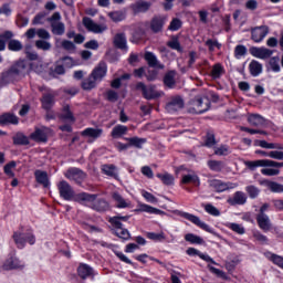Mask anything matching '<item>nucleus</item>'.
<instances>
[{"mask_svg":"<svg viewBox=\"0 0 283 283\" xmlns=\"http://www.w3.org/2000/svg\"><path fill=\"white\" fill-rule=\"evenodd\" d=\"M75 202L80 205H85V207H91L96 211H105L107 209V203L105 200H97L95 195H90L86 192H81L74 197Z\"/></svg>","mask_w":283,"mask_h":283,"instance_id":"nucleus-1","label":"nucleus"},{"mask_svg":"<svg viewBox=\"0 0 283 283\" xmlns=\"http://www.w3.org/2000/svg\"><path fill=\"white\" fill-rule=\"evenodd\" d=\"M129 218H130L129 216L118 214L109 219L111 224L115 227V234L117 235V238H120L122 240H129V230L123 228V223H122V222H127Z\"/></svg>","mask_w":283,"mask_h":283,"instance_id":"nucleus-2","label":"nucleus"},{"mask_svg":"<svg viewBox=\"0 0 283 283\" xmlns=\"http://www.w3.org/2000/svg\"><path fill=\"white\" fill-rule=\"evenodd\" d=\"M244 165L250 171H255L258 167H283V161H275L271 159H256V160H247Z\"/></svg>","mask_w":283,"mask_h":283,"instance_id":"nucleus-3","label":"nucleus"},{"mask_svg":"<svg viewBox=\"0 0 283 283\" xmlns=\"http://www.w3.org/2000/svg\"><path fill=\"white\" fill-rule=\"evenodd\" d=\"M177 216H180V218H185V220H189V222H192V224H196L199 227V229H202L203 231H207L208 233H213V230L209 224L200 220L199 217L191 214L189 212H182V211H177Z\"/></svg>","mask_w":283,"mask_h":283,"instance_id":"nucleus-4","label":"nucleus"},{"mask_svg":"<svg viewBox=\"0 0 283 283\" xmlns=\"http://www.w3.org/2000/svg\"><path fill=\"white\" fill-rule=\"evenodd\" d=\"M52 28V32L57 36L65 34V24L61 22V13L55 12L49 19Z\"/></svg>","mask_w":283,"mask_h":283,"instance_id":"nucleus-5","label":"nucleus"},{"mask_svg":"<svg viewBox=\"0 0 283 283\" xmlns=\"http://www.w3.org/2000/svg\"><path fill=\"white\" fill-rule=\"evenodd\" d=\"M49 136H52V130L42 126L40 128H35V130L30 134V139L35 143H48Z\"/></svg>","mask_w":283,"mask_h":283,"instance_id":"nucleus-6","label":"nucleus"},{"mask_svg":"<svg viewBox=\"0 0 283 283\" xmlns=\"http://www.w3.org/2000/svg\"><path fill=\"white\" fill-rule=\"evenodd\" d=\"M13 239L18 249H23V247H25V242H29V244H34L36 242V239L34 238V234H32V232H29L27 234L15 232L13 234Z\"/></svg>","mask_w":283,"mask_h":283,"instance_id":"nucleus-7","label":"nucleus"},{"mask_svg":"<svg viewBox=\"0 0 283 283\" xmlns=\"http://www.w3.org/2000/svg\"><path fill=\"white\" fill-rule=\"evenodd\" d=\"M3 271H14L25 269V263L15 255H10L2 264Z\"/></svg>","mask_w":283,"mask_h":283,"instance_id":"nucleus-8","label":"nucleus"},{"mask_svg":"<svg viewBox=\"0 0 283 283\" xmlns=\"http://www.w3.org/2000/svg\"><path fill=\"white\" fill-rule=\"evenodd\" d=\"M83 25L88 30V32H93L94 34H103V32L107 31L106 24H98L90 18L83 19Z\"/></svg>","mask_w":283,"mask_h":283,"instance_id":"nucleus-9","label":"nucleus"},{"mask_svg":"<svg viewBox=\"0 0 283 283\" xmlns=\"http://www.w3.org/2000/svg\"><path fill=\"white\" fill-rule=\"evenodd\" d=\"M137 90H142L145 98H147L148 101H151L154 98H160V96L163 95V92L156 90V87L154 86L147 87L145 86L144 83L137 84Z\"/></svg>","mask_w":283,"mask_h":283,"instance_id":"nucleus-10","label":"nucleus"},{"mask_svg":"<svg viewBox=\"0 0 283 283\" xmlns=\"http://www.w3.org/2000/svg\"><path fill=\"white\" fill-rule=\"evenodd\" d=\"M210 187L214 189V191H218L219 193L222 191H229V189H235L238 188V184L233 182H223L222 180L212 179L209 181Z\"/></svg>","mask_w":283,"mask_h":283,"instance_id":"nucleus-11","label":"nucleus"},{"mask_svg":"<svg viewBox=\"0 0 283 283\" xmlns=\"http://www.w3.org/2000/svg\"><path fill=\"white\" fill-rule=\"evenodd\" d=\"M113 200H114L115 207L117 209H133L134 208V205L132 203V200L125 199L118 192L113 193Z\"/></svg>","mask_w":283,"mask_h":283,"instance_id":"nucleus-12","label":"nucleus"},{"mask_svg":"<svg viewBox=\"0 0 283 283\" xmlns=\"http://www.w3.org/2000/svg\"><path fill=\"white\" fill-rule=\"evenodd\" d=\"M247 193H244L243 191H237L230 198H228L227 202L228 205H231V207H235L238 205H247Z\"/></svg>","mask_w":283,"mask_h":283,"instance_id":"nucleus-13","label":"nucleus"},{"mask_svg":"<svg viewBox=\"0 0 283 283\" xmlns=\"http://www.w3.org/2000/svg\"><path fill=\"white\" fill-rule=\"evenodd\" d=\"M57 189L64 200H72V198H74V190H72V187L70 186V184H67V181H60L57 185Z\"/></svg>","mask_w":283,"mask_h":283,"instance_id":"nucleus-14","label":"nucleus"},{"mask_svg":"<svg viewBox=\"0 0 283 283\" xmlns=\"http://www.w3.org/2000/svg\"><path fill=\"white\" fill-rule=\"evenodd\" d=\"M65 178L69 180H74V182L81 185L83 180H85V172L77 168H71L65 172Z\"/></svg>","mask_w":283,"mask_h":283,"instance_id":"nucleus-15","label":"nucleus"},{"mask_svg":"<svg viewBox=\"0 0 283 283\" xmlns=\"http://www.w3.org/2000/svg\"><path fill=\"white\" fill-rule=\"evenodd\" d=\"M135 213H151L154 216H160L163 214V210L158 209V208H154L147 203H142L139 202L137 205V208L134 210Z\"/></svg>","mask_w":283,"mask_h":283,"instance_id":"nucleus-16","label":"nucleus"},{"mask_svg":"<svg viewBox=\"0 0 283 283\" xmlns=\"http://www.w3.org/2000/svg\"><path fill=\"white\" fill-rule=\"evenodd\" d=\"M266 34H269V27H256L252 29V41L261 43L266 38Z\"/></svg>","mask_w":283,"mask_h":283,"instance_id":"nucleus-17","label":"nucleus"},{"mask_svg":"<svg viewBox=\"0 0 283 283\" xmlns=\"http://www.w3.org/2000/svg\"><path fill=\"white\" fill-rule=\"evenodd\" d=\"M185 107V102H182V98L180 97H174L167 105L166 109L170 114H174V112H178V109H182Z\"/></svg>","mask_w":283,"mask_h":283,"instance_id":"nucleus-18","label":"nucleus"},{"mask_svg":"<svg viewBox=\"0 0 283 283\" xmlns=\"http://www.w3.org/2000/svg\"><path fill=\"white\" fill-rule=\"evenodd\" d=\"M144 59L148 63L149 67H158V70H165V65L158 62L156 54L148 51L145 53Z\"/></svg>","mask_w":283,"mask_h":283,"instance_id":"nucleus-19","label":"nucleus"},{"mask_svg":"<svg viewBox=\"0 0 283 283\" xmlns=\"http://www.w3.org/2000/svg\"><path fill=\"white\" fill-rule=\"evenodd\" d=\"M106 74H107V65H105V63L98 64V66L95 67L91 73V75L95 78L97 83H99V81H103Z\"/></svg>","mask_w":283,"mask_h":283,"instance_id":"nucleus-20","label":"nucleus"},{"mask_svg":"<svg viewBox=\"0 0 283 283\" xmlns=\"http://www.w3.org/2000/svg\"><path fill=\"white\" fill-rule=\"evenodd\" d=\"M256 222L262 231H271V219L266 213H259L256 216Z\"/></svg>","mask_w":283,"mask_h":283,"instance_id":"nucleus-21","label":"nucleus"},{"mask_svg":"<svg viewBox=\"0 0 283 283\" xmlns=\"http://www.w3.org/2000/svg\"><path fill=\"white\" fill-rule=\"evenodd\" d=\"M251 54L255 56V59H270L273 55V51L266 48H253L251 49Z\"/></svg>","mask_w":283,"mask_h":283,"instance_id":"nucleus-22","label":"nucleus"},{"mask_svg":"<svg viewBox=\"0 0 283 283\" xmlns=\"http://www.w3.org/2000/svg\"><path fill=\"white\" fill-rule=\"evenodd\" d=\"M181 185H193L195 187H200V177H198L196 172L182 175Z\"/></svg>","mask_w":283,"mask_h":283,"instance_id":"nucleus-23","label":"nucleus"},{"mask_svg":"<svg viewBox=\"0 0 283 283\" xmlns=\"http://www.w3.org/2000/svg\"><path fill=\"white\" fill-rule=\"evenodd\" d=\"M261 185H263V187H266V189H269L273 193H283L282 184H277L275 181H270V180H263L261 181Z\"/></svg>","mask_w":283,"mask_h":283,"instance_id":"nucleus-24","label":"nucleus"},{"mask_svg":"<svg viewBox=\"0 0 283 283\" xmlns=\"http://www.w3.org/2000/svg\"><path fill=\"white\" fill-rule=\"evenodd\" d=\"M82 136H85L86 138H91L92 140H96V138H101V136H103V129L102 128H85L82 132Z\"/></svg>","mask_w":283,"mask_h":283,"instance_id":"nucleus-25","label":"nucleus"},{"mask_svg":"<svg viewBox=\"0 0 283 283\" xmlns=\"http://www.w3.org/2000/svg\"><path fill=\"white\" fill-rule=\"evenodd\" d=\"M34 176L39 185H43L45 188L50 187V177L48 176V172L43 170H35Z\"/></svg>","mask_w":283,"mask_h":283,"instance_id":"nucleus-26","label":"nucleus"},{"mask_svg":"<svg viewBox=\"0 0 283 283\" xmlns=\"http://www.w3.org/2000/svg\"><path fill=\"white\" fill-rule=\"evenodd\" d=\"M187 254L188 255H198V258H200V260H203V262H211V264H216V261H213V259L211 256H209V254H205V253L200 252L199 250H197L196 248H189L187 250Z\"/></svg>","mask_w":283,"mask_h":283,"instance_id":"nucleus-27","label":"nucleus"},{"mask_svg":"<svg viewBox=\"0 0 283 283\" xmlns=\"http://www.w3.org/2000/svg\"><path fill=\"white\" fill-rule=\"evenodd\" d=\"M77 273L82 277V280H86V277H91L94 275V269L87 264H80L77 268Z\"/></svg>","mask_w":283,"mask_h":283,"instance_id":"nucleus-28","label":"nucleus"},{"mask_svg":"<svg viewBox=\"0 0 283 283\" xmlns=\"http://www.w3.org/2000/svg\"><path fill=\"white\" fill-rule=\"evenodd\" d=\"M255 145L258 147H262V149H279L282 150L283 149V145L279 144V143H269L266 140H256Z\"/></svg>","mask_w":283,"mask_h":283,"instance_id":"nucleus-29","label":"nucleus"},{"mask_svg":"<svg viewBox=\"0 0 283 283\" xmlns=\"http://www.w3.org/2000/svg\"><path fill=\"white\" fill-rule=\"evenodd\" d=\"M207 109H209V106L202 103V99L198 98L196 101H193L192 103V113L193 114H205V112H207Z\"/></svg>","mask_w":283,"mask_h":283,"instance_id":"nucleus-30","label":"nucleus"},{"mask_svg":"<svg viewBox=\"0 0 283 283\" xmlns=\"http://www.w3.org/2000/svg\"><path fill=\"white\" fill-rule=\"evenodd\" d=\"M127 132H129V128H127V126L125 125H116L112 133L111 136L113 138H123V136H125V134H127Z\"/></svg>","mask_w":283,"mask_h":283,"instance_id":"nucleus-31","label":"nucleus"},{"mask_svg":"<svg viewBox=\"0 0 283 283\" xmlns=\"http://www.w3.org/2000/svg\"><path fill=\"white\" fill-rule=\"evenodd\" d=\"M164 25H165V18L155 17L150 22V30H153V32H160Z\"/></svg>","mask_w":283,"mask_h":283,"instance_id":"nucleus-32","label":"nucleus"},{"mask_svg":"<svg viewBox=\"0 0 283 283\" xmlns=\"http://www.w3.org/2000/svg\"><path fill=\"white\" fill-rule=\"evenodd\" d=\"M114 44L119 50H127V38H125V34L118 33L114 38Z\"/></svg>","mask_w":283,"mask_h":283,"instance_id":"nucleus-33","label":"nucleus"},{"mask_svg":"<svg viewBox=\"0 0 283 283\" xmlns=\"http://www.w3.org/2000/svg\"><path fill=\"white\" fill-rule=\"evenodd\" d=\"M248 123H250L253 127H260L264 125V117L258 114H249Z\"/></svg>","mask_w":283,"mask_h":283,"instance_id":"nucleus-34","label":"nucleus"},{"mask_svg":"<svg viewBox=\"0 0 283 283\" xmlns=\"http://www.w3.org/2000/svg\"><path fill=\"white\" fill-rule=\"evenodd\" d=\"M19 123V118L12 114H3L0 116V124L1 125H17Z\"/></svg>","mask_w":283,"mask_h":283,"instance_id":"nucleus-35","label":"nucleus"},{"mask_svg":"<svg viewBox=\"0 0 283 283\" xmlns=\"http://www.w3.org/2000/svg\"><path fill=\"white\" fill-rule=\"evenodd\" d=\"M264 256L273 262V264H276V266H280V269H283V258L274 254L273 252H265Z\"/></svg>","mask_w":283,"mask_h":283,"instance_id":"nucleus-36","label":"nucleus"},{"mask_svg":"<svg viewBox=\"0 0 283 283\" xmlns=\"http://www.w3.org/2000/svg\"><path fill=\"white\" fill-rule=\"evenodd\" d=\"M250 74L252 76H260V73L262 72V64L255 60L250 62L249 64Z\"/></svg>","mask_w":283,"mask_h":283,"instance_id":"nucleus-37","label":"nucleus"},{"mask_svg":"<svg viewBox=\"0 0 283 283\" xmlns=\"http://www.w3.org/2000/svg\"><path fill=\"white\" fill-rule=\"evenodd\" d=\"M102 171L105 174V176H111V178H116L118 176V170L114 165L102 166Z\"/></svg>","mask_w":283,"mask_h":283,"instance_id":"nucleus-38","label":"nucleus"},{"mask_svg":"<svg viewBox=\"0 0 283 283\" xmlns=\"http://www.w3.org/2000/svg\"><path fill=\"white\" fill-rule=\"evenodd\" d=\"M224 226L227 227V229H230L231 231L238 233L239 235H244L245 233L243 226L240 223L227 222Z\"/></svg>","mask_w":283,"mask_h":283,"instance_id":"nucleus-39","label":"nucleus"},{"mask_svg":"<svg viewBox=\"0 0 283 283\" xmlns=\"http://www.w3.org/2000/svg\"><path fill=\"white\" fill-rule=\"evenodd\" d=\"M282 167H263L261 169L262 176H280Z\"/></svg>","mask_w":283,"mask_h":283,"instance_id":"nucleus-40","label":"nucleus"},{"mask_svg":"<svg viewBox=\"0 0 283 283\" xmlns=\"http://www.w3.org/2000/svg\"><path fill=\"white\" fill-rule=\"evenodd\" d=\"M108 17L114 21V23H120V21H125V12L123 11L108 12Z\"/></svg>","mask_w":283,"mask_h":283,"instance_id":"nucleus-41","label":"nucleus"},{"mask_svg":"<svg viewBox=\"0 0 283 283\" xmlns=\"http://www.w3.org/2000/svg\"><path fill=\"white\" fill-rule=\"evenodd\" d=\"M61 118L66 120V123H74V115L70 111V106H64L62 109Z\"/></svg>","mask_w":283,"mask_h":283,"instance_id":"nucleus-42","label":"nucleus"},{"mask_svg":"<svg viewBox=\"0 0 283 283\" xmlns=\"http://www.w3.org/2000/svg\"><path fill=\"white\" fill-rule=\"evenodd\" d=\"M98 82L96 81V78H94L92 75L88 76L86 80L83 81L82 83V87L83 90H94V87H96V84Z\"/></svg>","mask_w":283,"mask_h":283,"instance_id":"nucleus-43","label":"nucleus"},{"mask_svg":"<svg viewBox=\"0 0 283 283\" xmlns=\"http://www.w3.org/2000/svg\"><path fill=\"white\" fill-rule=\"evenodd\" d=\"M157 178H159L164 185H174V175L169 172L157 174Z\"/></svg>","mask_w":283,"mask_h":283,"instance_id":"nucleus-44","label":"nucleus"},{"mask_svg":"<svg viewBox=\"0 0 283 283\" xmlns=\"http://www.w3.org/2000/svg\"><path fill=\"white\" fill-rule=\"evenodd\" d=\"M30 137L23 135V134H18L13 138V143L15 145H30Z\"/></svg>","mask_w":283,"mask_h":283,"instance_id":"nucleus-45","label":"nucleus"},{"mask_svg":"<svg viewBox=\"0 0 283 283\" xmlns=\"http://www.w3.org/2000/svg\"><path fill=\"white\" fill-rule=\"evenodd\" d=\"M54 105V95L48 94L42 97V106L44 109H50Z\"/></svg>","mask_w":283,"mask_h":283,"instance_id":"nucleus-46","label":"nucleus"},{"mask_svg":"<svg viewBox=\"0 0 283 283\" xmlns=\"http://www.w3.org/2000/svg\"><path fill=\"white\" fill-rule=\"evenodd\" d=\"M175 76H176V72L174 71H170L166 74V76L164 77V83L165 85H167V87H174L176 83Z\"/></svg>","mask_w":283,"mask_h":283,"instance_id":"nucleus-47","label":"nucleus"},{"mask_svg":"<svg viewBox=\"0 0 283 283\" xmlns=\"http://www.w3.org/2000/svg\"><path fill=\"white\" fill-rule=\"evenodd\" d=\"M126 140L129 142L128 144L129 146L137 147V149H142L144 143H146L144 138H138V137L126 138Z\"/></svg>","mask_w":283,"mask_h":283,"instance_id":"nucleus-48","label":"nucleus"},{"mask_svg":"<svg viewBox=\"0 0 283 283\" xmlns=\"http://www.w3.org/2000/svg\"><path fill=\"white\" fill-rule=\"evenodd\" d=\"M8 49L11 50V52H20V50H23V44L19 40H10Z\"/></svg>","mask_w":283,"mask_h":283,"instance_id":"nucleus-49","label":"nucleus"},{"mask_svg":"<svg viewBox=\"0 0 283 283\" xmlns=\"http://www.w3.org/2000/svg\"><path fill=\"white\" fill-rule=\"evenodd\" d=\"M203 209L206 213H209V216H213L214 218H218L220 216V210H218V208H216L211 203L205 205Z\"/></svg>","mask_w":283,"mask_h":283,"instance_id":"nucleus-50","label":"nucleus"},{"mask_svg":"<svg viewBox=\"0 0 283 283\" xmlns=\"http://www.w3.org/2000/svg\"><path fill=\"white\" fill-rule=\"evenodd\" d=\"M14 169H17V163L10 161L4 166V174L9 176V178H14Z\"/></svg>","mask_w":283,"mask_h":283,"instance_id":"nucleus-51","label":"nucleus"},{"mask_svg":"<svg viewBox=\"0 0 283 283\" xmlns=\"http://www.w3.org/2000/svg\"><path fill=\"white\" fill-rule=\"evenodd\" d=\"M186 242H190V244H202V238L193 234V233H188L185 235Z\"/></svg>","mask_w":283,"mask_h":283,"instance_id":"nucleus-52","label":"nucleus"},{"mask_svg":"<svg viewBox=\"0 0 283 283\" xmlns=\"http://www.w3.org/2000/svg\"><path fill=\"white\" fill-rule=\"evenodd\" d=\"M142 196L145 198L146 202H150V205H157L158 198L153 193L148 192L147 190H142Z\"/></svg>","mask_w":283,"mask_h":283,"instance_id":"nucleus-53","label":"nucleus"},{"mask_svg":"<svg viewBox=\"0 0 283 283\" xmlns=\"http://www.w3.org/2000/svg\"><path fill=\"white\" fill-rule=\"evenodd\" d=\"M245 191L252 199H255L258 196H260V188L255 186H247Z\"/></svg>","mask_w":283,"mask_h":283,"instance_id":"nucleus-54","label":"nucleus"},{"mask_svg":"<svg viewBox=\"0 0 283 283\" xmlns=\"http://www.w3.org/2000/svg\"><path fill=\"white\" fill-rule=\"evenodd\" d=\"M134 12H147L149 10V3L147 2H136L133 6Z\"/></svg>","mask_w":283,"mask_h":283,"instance_id":"nucleus-55","label":"nucleus"},{"mask_svg":"<svg viewBox=\"0 0 283 283\" xmlns=\"http://www.w3.org/2000/svg\"><path fill=\"white\" fill-rule=\"evenodd\" d=\"M247 54V46L239 44L234 49V56L235 59H242Z\"/></svg>","mask_w":283,"mask_h":283,"instance_id":"nucleus-56","label":"nucleus"},{"mask_svg":"<svg viewBox=\"0 0 283 283\" xmlns=\"http://www.w3.org/2000/svg\"><path fill=\"white\" fill-rule=\"evenodd\" d=\"M35 46L38 48V50L48 51L52 48V44H50V42L45 40H38L35 41Z\"/></svg>","mask_w":283,"mask_h":283,"instance_id":"nucleus-57","label":"nucleus"},{"mask_svg":"<svg viewBox=\"0 0 283 283\" xmlns=\"http://www.w3.org/2000/svg\"><path fill=\"white\" fill-rule=\"evenodd\" d=\"M147 238L149 240H154L155 242H163V240H165V233L164 232H160V233L149 232L147 234Z\"/></svg>","mask_w":283,"mask_h":283,"instance_id":"nucleus-58","label":"nucleus"},{"mask_svg":"<svg viewBox=\"0 0 283 283\" xmlns=\"http://www.w3.org/2000/svg\"><path fill=\"white\" fill-rule=\"evenodd\" d=\"M216 156H229L231 154V149L228 146H220L214 149Z\"/></svg>","mask_w":283,"mask_h":283,"instance_id":"nucleus-59","label":"nucleus"},{"mask_svg":"<svg viewBox=\"0 0 283 283\" xmlns=\"http://www.w3.org/2000/svg\"><path fill=\"white\" fill-rule=\"evenodd\" d=\"M208 167L212 171H221L222 170V163L221 161H217V160H209L208 161Z\"/></svg>","mask_w":283,"mask_h":283,"instance_id":"nucleus-60","label":"nucleus"},{"mask_svg":"<svg viewBox=\"0 0 283 283\" xmlns=\"http://www.w3.org/2000/svg\"><path fill=\"white\" fill-rule=\"evenodd\" d=\"M61 46L66 50L67 52H74V50H76V45L73 44L72 41H69V40H63L61 42Z\"/></svg>","mask_w":283,"mask_h":283,"instance_id":"nucleus-61","label":"nucleus"},{"mask_svg":"<svg viewBox=\"0 0 283 283\" xmlns=\"http://www.w3.org/2000/svg\"><path fill=\"white\" fill-rule=\"evenodd\" d=\"M268 158H273L274 160H283V151L271 150L270 153H268Z\"/></svg>","mask_w":283,"mask_h":283,"instance_id":"nucleus-62","label":"nucleus"},{"mask_svg":"<svg viewBox=\"0 0 283 283\" xmlns=\"http://www.w3.org/2000/svg\"><path fill=\"white\" fill-rule=\"evenodd\" d=\"M206 45L209 48L210 52H213V50H216V48L218 50H220V48H222V45L220 43H218V41H216V40H207Z\"/></svg>","mask_w":283,"mask_h":283,"instance_id":"nucleus-63","label":"nucleus"},{"mask_svg":"<svg viewBox=\"0 0 283 283\" xmlns=\"http://www.w3.org/2000/svg\"><path fill=\"white\" fill-rule=\"evenodd\" d=\"M222 72H223L222 65L220 64L214 65L211 72L212 77L220 78V76H222Z\"/></svg>","mask_w":283,"mask_h":283,"instance_id":"nucleus-64","label":"nucleus"}]
</instances>
